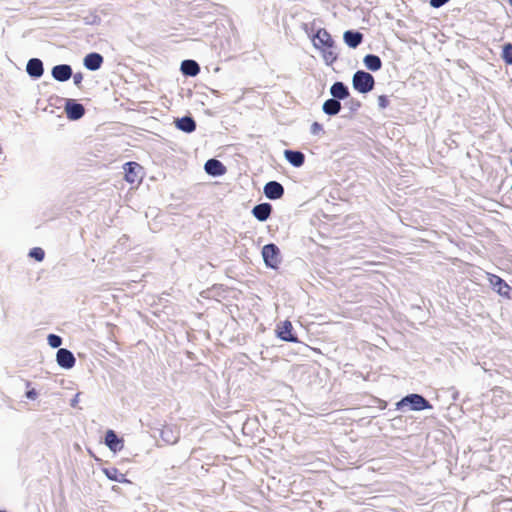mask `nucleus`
<instances>
[{
  "instance_id": "nucleus-1",
  "label": "nucleus",
  "mask_w": 512,
  "mask_h": 512,
  "mask_svg": "<svg viewBox=\"0 0 512 512\" xmlns=\"http://www.w3.org/2000/svg\"><path fill=\"white\" fill-rule=\"evenodd\" d=\"M375 81L374 77L365 71L359 70L354 73L352 78V85L355 90L360 93H368L374 87Z\"/></svg>"
},
{
  "instance_id": "nucleus-2",
  "label": "nucleus",
  "mask_w": 512,
  "mask_h": 512,
  "mask_svg": "<svg viewBox=\"0 0 512 512\" xmlns=\"http://www.w3.org/2000/svg\"><path fill=\"white\" fill-rule=\"evenodd\" d=\"M410 405L411 410L421 411L425 409H431L430 403L419 394H410L405 396L402 400L397 403L398 409L403 406Z\"/></svg>"
},
{
  "instance_id": "nucleus-3",
  "label": "nucleus",
  "mask_w": 512,
  "mask_h": 512,
  "mask_svg": "<svg viewBox=\"0 0 512 512\" xmlns=\"http://www.w3.org/2000/svg\"><path fill=\"white\" fill-rule=\"evenodd\" d=\"M265 264L270 268H277L280 264V250L275 244H267L262 248Z\"/></svg>"
},
{
  "instance_id": "nucleus-4",
  "label": "nucleus",
  "mask_w": 512,
  "mask_h": 512,
  "mask_svg": "<svg viewBox=\"0 0 512 512\" xmlns=\"http://www.w3.org/2000/svg\"><path fill=\"white\" fill-rule=\"evenodd\" d=\"M312 41L314 47L319 50L322 48H334V41L325 29H319Z\"/></svg>"
},
{
  "instance_id": "nucleus-5",
  "label": "nucleus",
  "mask_w": 512,
  "mask_h": 512,
  "mask_svg": "<svg viewBox=\"0 0 512 512\" xmlns=\"http://www.w3.org/2000/svg\"><path fill=\"white\" fill-rule=\"evenodd\" d=\"M125 179L131 184L141 181L142 167L135 162H128L124 165Z\"/></svg>"
},
{
  "instance_id": "nucleus-6",
  "label": "nucleus",
  "mask_w": 512,
  "mask_h": 512,
  "mask_svg": "<svg viewBox=\"0 0 512 512\" xmlns=\"http://www.w3.org/2000/svg\"><path fill=\"white\" fill-rule=\"evenodd\" d=\"M57 364L64 369H71L74 367L76 359L71 351L65 348H60L56 354Z\"/></svg>"
},
{
  "instance_id": "nucleus-7",
  "label": "nucleus",
  "mask_w": 512,
  "mask_h": 512,
  "mask_svg": "<svg viewBox=\"0 0 512 512\" xmlns=\"http://www.w3.org/2000/svg\"><path fill=\"white\" fill-rule=\"evenodd\" d=\"M65 112L70 120H78L84 115L85 109L82 104L68 100L65 105Z\"/></svg>"
},
{
  "instance_id": "nucleus-8",
  "label": "nucleus",
  "mask_w": 512,
  "mask_h": 512,
  "mask_svg": "<svg viewBox=\"0 0 512 512\" xmlns=\"http://www.w3.org/2000/svg\"><path fill=\"white\" fill-rule=\"evenodd\" d=\"M264 194L268 199L276 200L283 196L284 188L277 181H270L264 186Z\"/></svg>"
},
{
  "instance_id": "nucleus-9",
  "label": "nucleus",
  "mask_w": 512,
  "mask_h": 512,
  "mask_svg": "<svg viewBox=\"0 0 512 512\" xmlns=\"http://www.w3.org/2000/svg\"><path fill=\"white\" fill-rule=\"evenodd\" d=\"M52 77L60 82L67 81L73 75L72 68L67 64L56 65L52 68L51 71Z\"/></svg>"
},
{
  "instance_id": "nucleus-10",
  "label": "nucleus",
  "mask_w": 512,
  "mask_h": 512,
  "mask_svg": "<svg viewBox=\"0 0 512 512\" xmlns=\"http://www.w3.org/2000/svg\"><path fill=\"white\" fill-rule=\"evenodd\" d=\"M292 324L290 321H284L277 328V335L280 339L288 342H297V338L292 334Z\"/></svg>"
},
{
  "instance_id": "nucleus-11",
  "label": "nucleus",
  "mask_w": 512,
  "mask_h": 512,
  "mask_svg": "<svg viewBox=\"0 0 512 512\" xmlns=\"http://www.w3.org/2000/svg\"><path fill=\"white\" fill-rule=\"evenodd\" d=\"M204 169L211 176H221L226 172L225 166L217 159H209L205 163Z\"/></svg>"
},
{
  "instance_id": "nucleus-12",
  "label": "nucleus",
  "mask_w": 512,
  "mask_h": 512,
  "mask_svg": "<svg viewBox=\"0 0 512 512\" xmlns=\"http://www.w3.org/2000/svg\"><path fill=\"white\" fill-rule=\"evenodd\" d=\"M271 212L272 206L269 203L258 204L252 209L253 216L261 222L266 221L269 218Z\"/></svg>"
},
{
  "instance_id": "nucleus-13",
  "label": "nucleus",
  "mask_w": 512,
  "mask_h": 512,
  "mask_svg": "<svg viewBox=\"0 0 512 512\" xmlns=\"http://www.w3.org/2000/svg\"><path fill=\"white\" fill-rule=\"evenodd\" d=\"M26 71L31 77L40 78L44 73L42 61L38 58L30 59L27 63Z\"/></svg>"
},
{
  "instance_id": "nucleus-14",
  "label": "nucleus",
  "mask_w": 512,
  "mask_h": 512,
  "mask_svg": "<svg viewBox=\"0 0 512 512\" xmlns=\"http://www.w3.org/2000/svg\"><path fill=\"white\" fill-rule=\"evenodd\" d=\"M105 444L113 452L120 451L123 448V441L118 438L113 430H108L105 435Z\"/></svg>"
},
{
  "instance_id": "nucleus-15",
  "label": "nucleus",
  "mask_w": 512,
  "mask_h": 512,
  "mask_svg": "<svg viewBox=\"0 0 512 512\" xmlns=\"http://www.w3.org/2000/svg\"><path fill=\"white\" fill-rule=\"evenodd\" d=\"M102 63L103 57L98 53H90L84 58V66L91 71L98 70Z\"/></svg>"
},
{
  "instance_id": "nucleus-16",
  "label": "nucleus",
  "mask_w": 512,
  "mask_h": 512,
  "mask_svg": "<svg viewBox=\"0 0 512 512\" xmlns=\"http://www.w3.org/2000/svg\"><path fill=\"white\" fill-rule=\"evenodd\" d=\"M285 159L294 167H301L304 164L305 156L300 151L285 150Z\"/></svg>"
},
{
  "instance_id": "nucleus-17",
  "label": "nucleus",
  "mask_w": 512,
  "mask_h": 512,
  "mask_svg": "<svg viewBox=\"0 0 512 512\" xmlns=\"http://www.w3.org/2000/svg\"><path fill=\"white\" fill-rule=\"evenodd\" d=\"M344 42L351 48H356L362 42L363 35L356 31H346L343 35Z\"/></svg>"
},
{
  "instance_id": "nucleus-18",
  "label": "nucleus",
  "mask_w": 512,
  "mask_h": 512,
  "mask_svg": "<svg viewBox=\"0 0 512 512\" xmlns=\"http://www.w3.org/2000/svg\"><path fill=\"white\" fill-rule=\"evenodd\" d=\"M490 284L493 288L500 294L507 296L510 290V287L502 280L500 277L496 275H490L489 277Z\"/></svg>"
},
{
  "instance_id": "nucleus-19",
  "label": "nucleus",
  "mask_w": 512,
  "mask_h": 512,
  "mask_svg": "<svg viewBox=\"0 0 512 512\" xmlns=\"http://www.w3.org/2000/svg\"><path fill=\"white\" fill-rule=\"evenodd\" d=\"M330 93L334 99H345L349 96L348 88L342 82H335L331 88Z\"/></svg>"
},
{
  "instance_id": "nucleus-20",
  "label": "nucleus",
  "mask_w": 512,
  "mask_h": 512,
  "mask_svg": "<svg viewBox=\"0 0 512 512\" xmlns=\"http://www.w3.org/2000/svg\"><path fill=\"white\" fill-rule=\"evenodd\" d=\"M363 63L365 67L370 71H378L382 67V61L377 55L368 54L364 57Z\"/></svg>"
},
{
  "instance_id": "nucleus-21",
  "label": "nucleus",
  "mask_w": 512,
  "mask_h": 512,
  "mask_svg": "<svg viewBox=\"0 0 512 512\" xmlns=\"http://www.w3.org/2000/svg\"><path fill=\"white\" fill-rule=\"evenodd\" d=\"M181 71L184 75L196 76L200 71V67L194 60H184L181 63Z\"/></svg>"
},
{
  "instance_id": "nucleus-22",
  "label": "nucleus",
  "mask_w": 512,
  "mask_h": 512,
  "mask_svg": "<svg viewBox=\"0 0 512 512\" xmlns=\"http://www.w3.org/2000/svg\"><path fill=\"white\" fill-rule=\"evenodd\" d=\"M176 127L184 132L191 133L196 129L195 121L188 116L176 120Z\"/></svg>"
},
{
  "instance_id": "nucleus-23",
  "label": "nucleus",
  "mask_w": 512,
  "mask_h": 512,
  "mask_svg": "<svg viewBox=\"0 0 512 512\" xmlns=\"http://www.w3.org/2000/svg\"><path fill=\"white\" fill-rule=\"evenodd\" d=\"M322 109L327 115H336L341 110V103L339 100L331 98L324 102Z\"/></svg>"
},
{
  "instance_id": "nucleus-24",
  "label": "nucleus",
  "mask_w": 512,
  "mask_h": 512,
  "mask_svg": "<svg viewBox=\"0 0 512 512\" xmlns=\"http://www.w3.org/2000/svg\"><path fill=\"white\" fill-rule=\"evenodd\" d=\"M104 474L112 481H116L119 483L128 482L125 478V475L118 471L116 468H106L103 470Z\"/></svg>"
},
{
  "instance_id": "nucleus-25",
  "label": "nucleus",
  "mask_w": 512,
  "mask_h": 512,
  "mask_svg": "<svg viewBox=\"0 0 512 512\" xmlns=\"http://www.w3.org/2000/svg\"><path fill=\"white\" fill-rule=\"evenodd\" d=\"M323 59L326 64H332L337 59V54L334 51V48H322Z\"/></svg>"
},
{
  "instance_id": "nucleus-26",
  "label": "nucleus",
  "mask_w": 512,
  "mask_h": 512,
  "mask_svg": "<svg viewBox=\"0 0 512 512\" xmlns=\"http://www.w3.org/2000/svg\"><path fill=\"white\" fill-rule=\"evenodd\" d=\"M502 58L507 64L512 65V44L507 43L503 46Z\"/></svg>"
},
{
  "instance_id": "nucleus-27",
  "label": "nucleus",
  "mask_w": 512,
  "mask_h": 512,
  "mask_svg": "<svg viewBox=\"0 0 512 512\" xmlns=\"http://www.w3.org/2000/svg\"><path fill=\"white\" fill-rule=\"evenodd\" d=\"M47 340L52 348H58L62 344V338L55 334H49Z\"/></svg>"
},
{
  "instance_id": "nucleus-28",
  "label": "nucleus",
  "mask_w": 512,
  "mask_h": 512,
  "mask_svg": "<svg viewBox=\"0 0 512 512\" xmlns=\"http://www.w3.org/2000/svg\"><path fill=\"white\" fill-rule=\"evenodd\" d=\"M29 255L37 261H42L44 259L45 253H44L43 249L37 247V248H33L30 251Z\"/></svg>"
},
{
  "instance_id": "nucleus-29",
  "label": "nucleus",
  "mask_w": 512,
  "mask_h": 512,
  "mask_svg": "<svg viewBox=\"0 0 512 512\" xmlns=\"http://www.w3.org/2000/svg\"><path fill=\"white\" fill-rule=\"evenodd\" d=\"M170 433H172V431H171V429H170V428H165V429H163V430H162V432H161L162 438H163L166 442H168V443H170V444H174V443H176V442H177L178 437L170 438V435H169Z\"/></svg>"
},
{
  "instance_id": "nucleus-30",
  "label": "nucleus",
  "mask_w": 512,
  "mask_h": 512,
  "mask_svg": "<svg viewBox=\"0 0 512 512\" xmlns=\"http://www.w3.org/2000/svg\"><path fill=\"white\" fill-rule=\"evenodd\" d=\"M321 132H323V127H322V125H321L320 123H318V122H314V123H312V125H311V133H312L313 135H318V134H320Z\"/></svg>"
},
{
  "instance_id": "nucleus-31",
  "label": "nucleus",
  "mask_w": 512,
  "mask_h": 512,
  "mask_svg": "<svg viewBox=\"0 0 512 512\" xmlns=\"http://www.w3.org/2000/svg\"><path fill=\"white\" fill-rule=\"evenodd\" d=\"M388 104H389V100H388L387 96L381 95L378 97V106L381 109L386 108L388 106Z\"/></svg>"
},
{
  "instance_id": "nucleus-32",
  "label": "nucleus",
  "mask_w": 512,
  "mask_h": 512,
  "mask_svg": "<svg viewBox=\"0 0 512 512\" xmlns=\"http://www.w3.org/2000/svg\"><path fill=\"white\" fill-rule=\"evenodd\" d=\"M449 0H430V5L434 8H439L446 4Z\"/></svg>"
},
{
  "instance_id": "nucleus-33",
  "label": "nucleus",
  "mask_w": 512,
  "mask_h": 512,
  "mask_svg": "<svg viewBox=\"0 0 512 512\" xmlns=\"http://www.w3.org/2000/svg\"><path fill=\"white\" fill-rule=\"evenodd\" d=\"M83 80V75L81 73H76L73 75L74 84L79 86Z\"/></svg>"
},
{
  "instance_id": "nucleus-34",
  "label": "nucleus",
  "mask_w": 512,
  "mask_h": 512,
  "mask_svg": "<svg viewBox=\"0 0 512 512\" xmlns=\"http://www.w3.org/2000/svg\"><path fill=\"white\" fill-rule=\"evenodd\" d=\"M26 397L28 399L34 400L37 397V392L34 389H31V390L26 392Z\"/></svg>"
},
{
  "instance_id": "nucleus-35",
  "label": "nucleus",
  "mask_w": 512,
  "mask_h": 512,
  "mask_svg": "<svg viewBox=\"0 0 512 512\" xmlns=\"http://www.w3.org/2000/svg\"><path fill=\"white\" fill-rule=\"evenodd\" d=\"M79 393L75 395V397L71 401V406L75 407L78 403Z\"/></svg>"
},
{
  "instance_id": "nucleus-36",
  "label": "nucleus",
  "mask_w": 512,
  "mask_h": 512,
  "mask_svg": "<svg viewBox=\"0 0 512 512\" xmlns=\"http://www.w3.org/2000/svg\"><path fill=\"white\" fill-rule=\"evenodd\" d=\"M508 1H509L510 5L512 6V0H508Z\"/></svg>"
},
{
  "instance_id": "nucleus-37",
  "label": "nucleus",
  "mask_w": 512,
  "mask_h": 512,
  "mask_svg": "<svg viewBox=\"0 0 512 512\" xmlns=\"http://www.w3.org/2000/svg\"><path fill=\"white\" fill-rule=\"evenodd\" d=\"M510 163H511V167H512V157H511V161H510Z\"/></svg>"
},
{
  "instance_id": "nucleus-38",
  "label": "nucleus",
  "mask_w": 512,
  "mask_h": 512,
  "mask_svg": "<svg viewBox=\"0 0 512 512\" xmlns=\"http://www.w3.org/2000/svg\"><path fill=\"white\" fill-rule=\"evenodd\" d=\"M0 512H5V511H3V510H0Z\"/></svg>"
}]
</instances>
